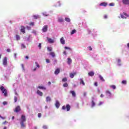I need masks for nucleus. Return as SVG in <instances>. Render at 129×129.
<instances>
[{"instance_id": "nucleus-50", "label": "nucleus", "mask_w": 129, "mask_h": 129, "mask_svg": "<svg viewBox=\"0 0 129 129\" xmlns=\"http://www.w3.org/2000/svg\"><path fill=\"white\" fill-rule=\"evenodd\" d=\"M94 85H95V86H96V87H97V86H98V85L97 84V82H95V83H94Z\"/></svg>"}, {"instance_id": "nucleus-49", "label": "nucleus", "mask_w": 129, "mask_h": 129, "mask_svg": "<svg viewBox=\"0 0 129 129\" xmlns=\"http://www.w3.org/2000/svg\"><path fill=\"white\" fill-rule=\"evenodd\" d=\"M1 118H2V119H6V117H3L0 115Z\"/></svg>"}, {"instance_id": "nucleus-38", "label": "nucleus", "mask_w": 129, "mask_h": 129, "mask_svg": "<svg viewBox=\"0 0 129 129\" xmlns=\"http://www.w3.org/2000/svg\"><path fill=\"white\" fill-rule=\"evenodd\" d=\"M64 49H66V50H71V49L70 48V47H68L67 46H65L64 47Z\"/></svg>"}, {"instance_id": "nucleus-59", "label": "nucleus", "mask_w": 129, "mask_h": 129, "mask_svg": "<svg viewBox=\"0 0 129 129\" xmlns=\"http://www.w3.org/2000/svg\"><path fill=\"white\" fill-rule=\"evenodd\" d=\"M6 122H8L7 121H4L3 123V124H6Z\"/></svg>"}, {"instance_id": "nucleus-5", "label": "nucleus", "mask_w": 129, "mask_h": 129, "mask_svg": "<svg viewBox=\"0 0 129 129\" xmlns=\"http://www.w3.org/2000/svg\"><path fill=\"white\" fill-rule=\"evenodd\" d=\"M120 17L122 19H126V17H128V15H127L126 13L123 12V14H120Z\"/></svg>"}, {"instance_id": "nucleus-8", "label": "nucleus", "mask_w": 129, "mask_h": 129, "mask_svg": "<svg viewBox=\"0 0 129 129\" xmlns=\"http://www.w3.org/2000/svg\"><path fill=\"white\" fill-rule=\"evenodd\" d=\"M14 111H15V112H19V111H21V107L20 106H17L15 108Z\"/></svg>"}, {"instance_id": "nucleus-56", "label": "nucleus", "mask_w": 129, "mask_h": 129, "mask_svg": "<svg viewBox=\"0 0 129 129\" xmlns=\"http://www.w3.org/2000/svg\"><path fill=\"white\" fill-rule=\"evenodd\" d=\"M120 59H118V60H117V62H118V63H120Z\"/></svg>"}, {"instance_id": "nucleus-18", "label": "nucleus", "mask_w": 129, "mask_h": 129, "mask_svg": "<svg viewBox=\"0 0 129 129\" xmlns=\"http://www.w3.org/2000/svg\"><path fill=\"white\" fill-rule=\"evenodd\" d=\"M70 93L72 94V96H73V97H75L76 96V93H75V91H71Z\"/></svg>"}, {"instance_id": "nucleus-54", "label": "nucleus", "mask_w": 129, "mask_h": 129, "mask_svg": "<svg viewBox=\"0 0 129 129\" xmlns=\"http://www.w3.org/2000/svg\"><path fill=\"white\" fill-rule=\"evenodd\" d=\"M100 97H104V95H103V94H101V95H100Z\"/></svg>"}, {"instance_id": "nucleus-43", "label": "nucleus", "mask_w": 129, "mask_h": 129, "mask_svg": "<svg viewBox=\"0 0 129 129\" xmlns=\"http://www.w3.org/2000/svg\"><path fill=\"white\" fill-rule=\"evenodd\" d=\"M14 100H15V102H17V101H18V98H17V97H15L14 98Z\"/></svg>"}, {"instance_id": "nucleus-23", "label": "nucleus", "mask_w": 129, "mask_h": 129, "mask_svg": "<svg viewBox=\"0 0 129 129\" xmlns=\"http://www.w3.org/2000/svg\"><path fill=\"white\" fill-rule=\"evenodd\" d=\"M106 94L107 95H109V96H111V93L110 91H109V90L106 91Z\"/></svg>"}, {"instance_id": "nucleus-39", "label": "nucleus", "mask_w": 129, "mask_h": 129, "mask_svg": "<svg viewBox=\"0 0 129 129\" xmlns=\"http://www.w3.org/2000/svg\"><path fill=\"white\" fill-rule=\"evenodd\" d=\"M58 22H59L60 23H62V22H63V19H62V18L59 19Z\"/></svg>"}, {"instance_id": "nucleus-60", "label": "nucleus", "mask_w": 129, "mask_h": 129, "mask_svg": "<svg viewBox=\"0 0 129 129\" xmlns=\"http://www.w3.org/2000/svg\"><path fill=\"white\" fill-rule=\"evenodd\" d=\"M36 70H37V68H34L33 71H36Z\"/></svg>"}, {"instance_id": "nucleus-51", "label": "nucleus", "mask_w": 129, "mask_h": 129, "mask_svg": "<svg viewBox=\"0 0 129 129\" xmlns=\"http://www.w3.org/2000/svg\"><path fill=\"white\" fill-rule=\"evenodd\" d=\"M104 19H107V15H104Z\"/></svg>"}, {"instance_id": "nucleus-63", "label": "nucleus", "mask_w": 129, "mask_h": 129, "mask_svg": "<svg viewBox=\"0 0 129 129\" xmlns=\"http://www.w3.org/2000/svg\"><path fill=\"white\" fill-rule=\"evenodd\" d=\"M127 47L129 48V43L127 44Z\"/></svg>"}, {"instance_id": "nucleus-44", "label": "nucleus", "mask_w": 129, "mask_h": 129, "mask_svg": "<svg viewBox=\"0 0 129 129\" xmlns=\"http://www.w3.org/2000/svg\"><path fill=\"white\" fill-rule=\"evenodd\" d=\"M46 63H50V59H46Z\"/></svg>"}, {"instance_id": "nucleus-26", "label": "nucleus", "mask_w": 129, "mask_h": 129, "mask_svg": "<svg viewBox=\"0 0 129 129\" xmlns=\"http://www.w3.org/2000/svg\"><path fill=\"white\" fill-rule=\"evenodd\" d=\"M99 77L100 80H101V81H103V82L105 81V80L103 78V77L101 76V75H100V76H99Z\"/></svg>"}, {"instance_id": "nucleus-2", "label": "nucleus", "mask_w": 129, "mask_h": 129, "mask_svg": "<svg viewBox=\"0 0 129 129\" xmlns=\"http://www.w3.org/2000/svg\"><path fill=\"white\" fill-rule=\"evenodd\" d=\"M67 109V111H69L71 109V106L69 104H67L66 106L64 105L62 107L61 109L65 110Z\"/></svg>"}, {"instance_id": "nucleus-33", "label": "nucleus", "mask_w": 129, "mask_h": 129, "mask_svg": "<svg viewBox=\"0 0 129 129\" xmlns=\"http://www.w3.org/2000/svg\"><path fill=\"white\" fill-rule=\"evenodd\" d=\"M47 51H49V52H52V48L51 47H47Z\"/></svg>"}, {"instance_id": "nucleus-40", "label": "nucleus", "mask_w": 129, "mask_h": 129, "mask_svg": "<svg viewBox=\"0 0 129 129\" xmlns=\"http://www.w3.org/2000/svg\"><path fill=\"white\" fill-rule=\"evenodd\" d=\"M21 47H22V48L23 49L26 48V46H25V44H21Z\"/></svg>"}, {"instance_id": "nucleus-19", "label": "nucleus", "mask_w": 129, "mask_h": 129, "mask_svg": "<svg viewBox=\"0 0 129 129\" xmlns=\"http://www.w3.org/2000/svg\"><path fill=\"white\" fill-rule=\"evenodd\" d=\"M55 106L57 108H58L59 107H60V103H59V102L58 101H56Z\"/></svg>"}, {"instance_id": "nucleus-9", "label": "nucleus", "mask_w": 129, "mask_h": 129, "mask_svg": "<svg viewBox=\"0 0 129 129\" xmlns=\"http://www.w3.org/2000/svg\"><path fill=\"white\" fill-rule=\"evenodd\" d=\"M21 33H23V34H25V33H26V31L25 30V29H26V28H25V27L23 26H21Z\"/></svg>"}, {"instance_id": "nucleus-17", "label": "nucleus", "mask_w": 129, "mask_h": 129, "mask_svg": "<svg viewBox=\"0 0 129 129\" xmlns=\"http://www.w3.org/2000/svg\"><path fill=\"white\" fill-rule=\"evenodd\" d=\"M20 124L21 125L22 128H24V127H26V124H25V122H20Z\"/></svg>"}, {"instance_id": "nucleus-11", "label": "nucleus", "mask_w": 129, "mask_h": 129, "mask_svg": "<svg viewBox=\"0 0 129 129\" xmlns=\"http://www.w3.org/2000/svg\"><path fill=\"white\" fill-rule=\"evenodd\" d=\"M99 6L102 7H106V6H107V3L106 2H103L100 4Z\"/></svg>"}, {"instance_id": "nucleus-30", "label": "nucleus", "mask_w": 129, "mask_h": 129, "mask_svg": "<svg viewBox=\"0 0 129 129\" xmlns=\"http://www.w3.org/2000/svg\"><path fill=\"white\" fill-rule=\"evenodd\" d=\"M62 86H63V87H68V83H65L64 84H63L62 85Z\"/></svg>"}, {"instance_id": "nucleus-28", "label": "nucleus", "mask_w": 129, "mask_h": 129, "mask_svg": "<svg viewBox=\"0 0 129 129\" xmlns=\"http://www.w3.org/2000/svg\"><path fill=\"white\" fill-rule=\"evenodd\" d=\"M16 38L17 41H19V40H20L21 39V37H20V35H16Z\"/></svg>"}, {"instance_id": "nucleus-13", "label": "nucleus", "mask_w": 129, "mask_h": 129, "mask_svg": "<svg viewBox=\"0 0 129 129\" xmlns=\"http://www.w3.org/2000/svg\"><path fill=\"white\" fill-rule=\"evenodd\" d=\"M59 73H60V69H57L56 70H55V71L54 72V74L55 75H58V74H59Z\"/></svg>"}, {"instance_id": "nucleus-61", "label": "nucleus", "mask_w": 129, "mask_h": 129, "mask_svg": "<svg viewBox=\"0 0 129 129\" xmlns=\"http://www.w3.org/2000/svg\"><path fill=\"white\" fill-rule=\"evenodd\" d=\"M25 58H26V59H29V56H26L25 57Z\"/></svg>"}, {"instance_id": "nucleus-47", "label": "nucleus", "mask_w": 129, "mask_h": 129, "mask_svg": "<svg viewBox=\"0 0 129 129\" xmlns=\"http://www.w3.org/2000/svg\"><path fill=\"white\" fill-rule=\"evenodd\" d=\"M103 103V102H100L98 105L100 106V105H102V104Z\"/></svg>"}, {"instance_id": "nucleus-57", "label": "nucleus", "mask_w": 129, "mask_h": 129, "mask_svg": "<svg viewBox=\"0 0 129 129\" xmlns=\"http://www.w3.org/2000/svg\"><path fill=\"white\" fill-rule=\"evenodd\" d=\"M83 95L84 96H86V92H84Z\"/></svg>"}, {"instance_id": "nucleus-48", "label": "nucleus", "mask_w": 129, "mask_h": 129, "mask_svg": "<svg viewBox=\"0 0 129 129\" xmlns=\"http://www.w3.org/2000/svg\"><path fill=\"white\" fill-rule=\"evenodd\" d=\"M89 50H90V51H92V48L91 47V46H89Z\"/></svg>"}, {"instance_id": "nucleus-36", "label": "nucleus", "mask_w": 129, "mask_h": 129, "mask_svg": "<svg viewBox=\"0 0 129 129\" xmlns=\"http://www.w3.org/2000/svg\"><path fill=\"white\" fill-rule=\"evenodd\" d=\"M109 6H110V7H113L114 6V3H112L109 4Z\"/></svg>"}, {"instance_id": "nucleus-64", "label": "nucleus", "mask_w": 129, "mask_h": 129, "mask_svg": "<svg viewBox=\"0 0 129 129\" xmlns=\"http://www.w3.org/2000/svg\"><path fill=\"white\" fill-rule=\"evenodd\" d=\"M63 54H64V55H66V51H64V52H63Z\"/></svg>"}, {"instance_id": "nucleus-16", "label": "nucleus", "mask_w": 129, "mask_h": 129, "mask_svg": "<svg viewBox=\"0 0 129 129\" xmlns=\"http://www.w3.org/2000/svg\"><path fill=\"white\" fill-rule=\"evenodd\" d=\"M37 94L40 96H43V92H41L40 90H38L37 91Z\"/></svg>"}, {"instance_id": "nucleus-4", "label": "nucleus", "mask_w": 129, "mask_h": 129, "mask_svg": "<svg viewBox=\"0 0 129 129\" xmlns=\"http://www.w3.org/2000/svg\"><path fill=\"white\" fill-rule=\"evenodd\" d=\"M122 3L124 6H129V0H122Z\"/></svg>"}, {"instance_id": "nucleus-34", "label": "nucleus", "mask_w": 129, "mask_h": 129, "mask_svg": "<svg viewBox=\"0 0 129 129\" xmlns=\"http://www.w3.org/2000/svg\"><path fill=\"white\" fill-rule=\"evenodd\" d=\"M76 32V30L74 29L72 31L71 35H73V34L75 33Z\"/></svg>"}, {"instance_id": "nucleus-24", "label": "nucleus", "mask_w": 129, "mask_h": 129, "mask_svg": "<svg viewBox=\"0 0 129 129\" xmlns=\"http://www.w3.org/2000/svg\"><path fill=\"white\" fill-rule=\"evenodd\" d=\"M80 84H82V85H85V83H84V81H83V80L82 79H80Z\"/></svg>"}, {"instance_id": "nucleus-3", "label": "nucleus", "mask_w": 129, "mask_h": 129, "mask_svg": "<svg viewBox=\"0 0 129 129\" xmlns=\"http://www.w3.org/2000/svg\"><path fill=\"white\" fill-rule=\"evenodd\" d=\"M26 120V116H25V115H22L20 119V122H25Z\"/></svg>"}, {"instance_id": "nucleus-6", "label": "nucleus", "mask_w": 129, "mask_h": 129, "mask_svg": "<svg viewBox=\"0 0 129 129\" xmlns=\"http://www.w3.org/2000/svg\"><path fill=\"white\" fill-rule=\"evenodd\" d=\"M48 30V25H45L44 26H43V28H42V32H43V33H46V32H47Z\"/></svg>"}, {"instance_id": "nucleus-21", "label": "nucleus", "mask_w": 129, "mask_h": 129, "mask_svg": "<svg viewBox=\"0 0 129 129\" xmlns=\"http://www.w3.org/2000/svg\"><path fill=\"white\" fill-rule=\"evenodd\" d=\"M46 102H49L51 101V98L49 96L46 97Z\"/></svg>"}, {"instance_id": "nucleus-53", "label": "nucleus", "mask_w": 129, "mask_h": 129, "mask_svg": "<svg viewBox=\"0 0 129 129\" xmlns=\"http://www.w3.org/2000/svg\"><path fill=\"white\" fill-rule=\"evenodd\" d=\"M38 47H39V48H40V49H41V43L39 44Z\"/></svg>"}, {"instance_id": "nucleus-42", "label": "nucleus", "mask_w": 129, "mask_h": 129, "mask_svg": "<svg viewBox=\"0 0 129 129\" xmlns=\"http://www.w3.org/2000/svg\"><path fill=\"white\" fill-rule=\"evenodd\" d=\"M35 64H36V66L38 68H39L40 66L39 65V63H38V62H36Z\"/></svg>"}, {"instance_id": "nucleus-7", "label": "nucleus", "mask_w": 129, "mask_h": 129, "mask_svg": "<svg viewBox=\"0 0 129 129\" xmlns=\"http://www.w3.org/2000/svg\"><path fill=\"white\" fill-rule=\"evenodd\" d=\"M7 64H8V59L7 58V57H5L3 59V65L7 66Z\"/></svg>"}, {"instance_id": "nucleus-37", "label": "nucleus", "mask_w": 129, "mask_h": 129, "mask_svg": "<svg viewBox=\"0 0 129 129\" xmlns=\"http://www.w3.org/2000/svg\"><path fill=\"white\" fill-rule=\"evenodd\" d=\"M121 83L122 84H126V81H124V80H123V81H122V82H121Z\"/></svg>"}, {"instance_id": "nucleus-35", "label": "nucleus", "mask_w": 129, "mask_h": 129, "mask_svg": "<svg viewBox=\"0 0 129 129\" xmlns=\"http://www.w3.org/2000/svg\"><path fill=\"white\" fill-rule=\"evenodd\" d=\"M110 87H111V88H112L113 89H115V88H116V87H115V85L110 86Z\"/></svg>"}, {"instance_id": "nucleus-45", "label": "nucleus", "mask_w": 129, "mask_h": 129, "mask_svg": "<svg viewBox=\"0 0 129 129\" xmlns=\"http://www.w3.org/2000/svg\"><path fill=\"white\" fill-rule=\"evenodd\" d=\"M41 116H42V114H41V113H39L38 114V117H41Z\"/></svg>"}, {"instance_id": "nucleus-14", "label": "nucleus", "mask_w": 129, "mask_h": 129, "mask_svg": "<svg viewBox=\"0 0 129 129\" xmlns=\"http://www.w3.org/2000/svg\"><path fill=\"white\" fill-rule=\"evenodd\" d=\"M77 73H71L70 74V78H74V76L76 75Z\"/></svg>"}, {"instance_id": "nucleus-62", "label": "nucleus", "mask_w": 129, "mask_h": 129, "mask_svg": "<svg viewBox=\"0 0 129 129\" xmlns=\"http://www.w3.org/2000/svg\"><path fill=\"white\" fill-rule=\"evenodd\" d=\"M48 85H51V82H48Z\"/></svg>"}, {"instance_id": "nucleus-25", "label": "nucleus", "mask_w": 129, "mask_h": 129, "mask_svg": "<svg viewBox=\"0 0 129 129\" xmlns=\"http://www.w3.org/2000/svg\"><path fill=\"white\" fill-rule=\"evenodd\" d=\"M38 88H39V89H42L43 90H46V88L44 87V86H39L38 87Z\"/></svg>"}, {"instance_id": "nucleus-41", "label": "nucleus", "mask_w": 129, "mask_h": 129, "mask_svg": "<svg viewBox=\"0 0 129 129\" xmlns=\"http://www.w3.org/2000/svg\"><path fill=\"white\" fill-rule=\"evenodd\" d=\"M30 26H34L35 25V23L34 22H30L29 23Z\"/></svg>"}, {"instance_id": "nucleus-22", "label": "nucleus", "mask_w": 129, "mask_h": 129, "mask_svg": "<svg viewBox=\"0 0 129 129\" xmlns=\"http://www.w3.org/2000/svg\"><path fill=\"white\" fill-rule=\"evenodd\" d=\"M88 75H89V76H91V77L94 76V72H90L88 73Z\"/></svg>"}, {"instance_id": "nucleus-31", "label": "nucleus", "mask_w": 129, "mask_h": 129, "mask_svg": "<svg viewBox=\"0 0 129 129\" xmlns=\"http://www.w3.org/2000/svg\"><path fill=\"white\" fill-rule=\"evenodd\" d=\"M65 20L66 21V22H68V23H70L71 20L70 19V18H66Z\"/></svg>"}, {"instance_id": "nucleus-12", "label": "nucleus", "mask_w": 129, "mask_h": 129, "mask_svg": "<svg viewBox=\"0 0 129 129\" xmlns=\"http://www.w3.org/2000/svg\"><path fill=\"white\" fill-rule=\"evenodd\" d=\"M60 42L62 45H64V44H65V40H64V37H61L60 38Z\"/></svg>"}, {"instance_id": "nucleus-1", "label": "nucleus", "mask_w": 129, "mask_h": 129, "mask_svg": "<svg viewBox=\"0 0 129 129\" xmlns=\"http://www.w3.org/2000/svg\"><path fill=\"white\" fill-rule=\"evenodd\" d=\"M0 90L2 92V93H4V96H8V92L7 89L4 87V86H1L0 87Z\"/></svg>"}, {"instance_id": "nucleus-20", "label": "nucleus", "mask_w": 129, "mask_h": 129, "mask_svg": "<svg viewBox=\"0 0 129 129\" xmlns=\"http://www.w3.org/2000/svg\"><path fill=\"white\" fill-rule=\"evenodd\" d=\"M72 63V59L70 58H68V64L70 65Z\"/></svg>"}, {"instance_id": "nucleus-52", "label": "nucleus", "mask_w": 129, "mask_h": 129, "mask_svg": "<svg viewBox=\"0 0 129 129\" xmlns=\"http://www.w3.org/2000/svg\"><path fill=\"white\" fill-rule=\"evenodd\" d=\"M43 128H44V129H47V126L44 125V126H43Z\"/></svg>"}, {"instance_id": "nucleus-27", "label": "nucleus", "mask_w": 129, "mask_h": 129, "mask_svg": "<svg viewBox=\"0 0 129 129\" xmlns=\"http://www.w3.org/2000/svg\"><path fill=\"white\" fill-rule=\"evenodd\" d=\"M33 18L35 20H37V19H39L40 18V16H39V15H33Z\"/></svg>"}, {"instance_id": "nucleus-29", "label": "nucleus", "mask_w": 129, "mask_h": 129, "mask_svg": "<svg viewBox=\"0 0 129 129\" xmlns=\"http://www.w3.org/2000/svg\"><path fill=\"white\" fill-rule=\"evenodd\" d=\"M92 107H94L95 106V102H94V101L92 100Z\"/></svg>"}, {"instance_id": "nucleus-32", "label": "nucleus", "mask_w": 129, "mask_h": 129, "mask_svg": "<svg viewBox=\"0 0 129 129\" xmlns=\"http://www.w3.org/2000/svg\"><path fill=\"white\" fill-rule=\"evenodd\" d=\"M62 82H66L67 81V78H64L62 79Z\"/></svg>"}, {"instance_id": "nucleus-58", "label": "nucleus", "mask_w": 129, "mask_h": 129, "mask_svg": "<svg viewBox=\"0 0 129 129\" xmlns=\"http://www.w3.org/2000/svg\"><path fill=\"white\" fill-rule=\"evenodd\" d=\"M43 16H45V17L49 16V15H46L45 14H43Z\"/></svg>"}, {"instance_id": "nucleus-55", "label": "nucleus", "mask_w": 129, "mask_h": 129, "mask_svg": "<svg viewBox=\"0 0 129 129\" xmlns=\"http://www.w3.org/2000/svg\"><path fill=\"white\" fill-rule=\"evenodd\" d=\"M7 52H11V49H8L7 50Z\"/></svg>"}, {"instance_id": "nucleus-15", "label": "nucleus", "mask_w": 129, "mask_h": 129, "mask_svg": "<svg viewBox=\"0 0 129 129\" xmlns=\"http://www.w3.org/2000/svg\"><path fill=\"white\" fill-rule=\"evenodd\" d=\"M49 55L52 57V58H55V56H56V54H55V52H50L49 53Z\"/></svg>"}, {"instance_id": "nucleus-46", "label": "nucleus", "mask_w": 129, "mask_h": 129, "mask_svg": "<svg viewBox=\"0 0 129 129\" xmlns=\"http://www.w3.org/2000/svg\"><path fill=\"white\" fill-rule=\"evenodd\" d=\"M3 103L4 105H7V104H8V102H7L6 101L3 102Z\"/></svg>"}, {"instance_id": "nucleus-10", "label": "nucleus", "mask_w": 129, "mask_h": 129, "mask_svg": "<svg viewBox=\"0 0 129 129\" xmlns=\"http://www.w3.org/2000/svg\"><path fill=\"white\" fill-rule=\"evenodd\" d=\"M47 39L48 42H49L50 44H53V43H54V40L49 37H47Z\"/></svg>"}]
</instances>
